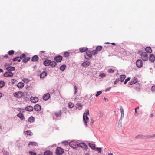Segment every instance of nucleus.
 <instances>
[{"label":"nucleus","mask_w":155,"mask_h":155,"mask_svg":"<svg viewBox=\"0 0 155 155\" xmlns=\"http://www.w3.org/2000/svg\"><path fill=\"white\" fill-rule=\"evenodd\" d=\"M89 110H86V112L84 113L83 115V122H84L85 125L86 127L87 126V121H88L89 120V118L87 117V115H89Z\"/></svg>","instance_id":"nucleus-1"},{"label":"nucleus","mask_w":155,"mask_h":155,"mask_svg":"<svg viewBox=\"0 0 155 155\" xmlns=\"http://www.w3.org/2000/svg\"><path fill=\"white\" fill-rule=\"evenodd\" d=\"M155 137V134L153 135L152 136L147 135L143 136L142 134L138 135L135 137L136 138H141L144 139V138H154Z\"/></svg>","instance_id":"nucleus-2"},{"label":"nucleus","mask_w":155,"mask_h":155,"mask_svg":"<svg viewBox=\"0 0 155 155\" xmlns=\"http://www.w3.org/2000/svg\"><path fill=\"white\" fill-rule=\"evenodd\" d=\"M140 54L141 56V58L143 61H146L148 59V56L146 52L140 51Z\"/></svg>","instance_id":"nucleus-3"},{"label":"nucleus","mask_w":155,"mask_h":155,"mask_svg":"<svg viewBox=\"0 0 155 155\" xmlns=\"http://www.w3.org/2000/svg\"><path fill=\"white\" fill-rule=\"evenodd\" d=\"M70 146L73 148L76 149L79 146V143L74 141L71 142L69 143Z\"/></svg>","instance_id":"nucleus-4"},{"label":"nucleus","mask_w":155,"mask_h":155,"mask_svg":"<svg viewBox=\"0 0 155 155\" xmlns=\"http://www.w3.org/2000/svg\"><path fill=\"white\" fill-rule=\"evenodd\" d=\"M64 152V150L60 147H58L56 150V153L57 155H62Z\"/></svg>","instance_id":"nucleus-5"},{"label":"nucleus","mask_w":155,"mask_h":155,"mask_svg":"<svg viewBox=\"0 0 155 155\" xmlns=\"http://www.w3.org/2000/svg\"><path fill=\"white\" fill-rule=\"evenodd\" d=\"M92 56L91 51H89L86 52V55H85V58L87 59H90Z\"/></svg>","instance_id":"nucleus-6"},{"label":"nucleus","mask_w":155,"mask_h":155,"mask_svg":"<svg viewBox=\"0 0 155 155\" xmlns=\"http://www.w3.org/2000/svg\"><path fill=\"white\" fill-rule=\"evenodd\" d=\"M14 74L11 71H7L4 73V76L6 77H13Z\"/></svg>","instance_id":"nucleus-7"},{"label":"nucleus","mask_w":155,"mask_h":155,"mask_svg":"<svg viewBox=\"0 0 155 155\" xmlns=\"http://www.w3.org/2000/svg\"><path fill=\"white\" fill-rule=\"evenodd\" d=\"M137 66L138 68H141L142 67L143 62L140 59L138 60L136 62Z\"/></svg>","instance_id":"nucleus-8"},{"label":"nucleus","mask_w":155,"mask_h":155,"mask_svg":"<svg viewBox=\"0 0 155 155\" xmlns=\"http://www.w3.org/2000/svg\"><path fill=\"white\" fill-rule=\"evenodd\" d=\"M62 59V57L60 55L56 56L54 58V60L57 62H60Z\"/></svg>","instance_id":"nucleus-9"},{"label":"nucleus","mask_w":155,"mask_h":155,"mask_svg":"<svg viewBox=\"0 0 155 155\" xmlns=\"http://www.w3.org/2000/svg\"><path fill=\"white\" fill-rule=\"evenodd\" d=\"M137 81V79L136 78L134 77L129 82V83L130 85H132L136 83Z\"/></svg>","instance_id":"nucleus-10"},{"label":"nucleus","mask_w":155,"mask_h":155,"mask_svg":"<svg viewBox=\"0 0 155 155\" xmlns=\"http://www.w3.org/2000/svg\"><path fill=\"white\" fill-rule=\"evenodd\" d=\"M50 94L49 93H47L45 94L43 97V98L44 100L45 101H47L50 97Z\"/></svg>","instance_id":"nucleus-11"},{"label":"nucleus","mask_w":155,"mask_h":155,"mask_svg":"<svg viewBox=\"0 0 155 155\" xmlns=\"http://www.w3.org/2000/svg\"><path fill=\"white\" fill-rule=\"evenodd\" d=\"M30 101L32 102L35 103L38 101V99L36 97H31L30 98Z\"/></svg>","instance_id":"nucleus-12"},{"label":"nucleus","mask_w":155,"mask_h":155,"mask_svg":"<svg viewBox=\"0 0 155 155\" xmlns=\"http://www.w3.org/2000/svg\"><path fill=\"white\" fill-rule=\"evenodd\" d=\"M80 146L81 147L84 149L86 150L88 148L87 146L84 143H79V146Z\"/></svg>","instance_id":"nucleus-13"},{"label":"nucleus","mask_w":155,"mask_h":155,"mask_svg":"<svg viewBox=\"0 0 155 155\" xmlns=\"http://www.w3.org/2000/svg\"><path fill=\"white\" fill-rule=\"evenodd\" d=\"M41 106L37 104L34 106V109L37 111H39L41 110Z\"/></svg>","instance_id":"nucleus-14"},{"label":"nucleus","mask_w":155,"mask_h":155,"mask_svg":"<svg viewBox=\"0 0 155 155\" xmlns=\"http://www.w3.org/2000/svg\"><path fill=\"white\" fill-rule=\"evenodd\" d=\"M51 60L48 59L45 60L44 61L43 64L45 66L50 65Z\"/></svg>","instance_id":"nucleus-15"},{"label":"nucleus","mask_w":155,"mask_h":155,"mask_svg":"<svg viewBox=\"0 0 155 155\" xmlns=\"http://www.w3.org/2000/svg\"><path fill=\"white\" fill-rule=\"evenodd\" d=\"M33 107L32 106H28L26 107L25 110L28 111H33Z\"/></svg>","instance_id":"nucleus-16"},{"label":"nucleus","mask_w":155,"mask_h":155,"mask_svg":"<svg viewBox=\"0 0 155 155\" xmlns=\"http://www.w3.org/2000/svg\"><path fill=\"white\" fill-rule=\"evenodd\" d=\"M149 60L152 62L155 61V57L153 54H150L149 57Z\"/></svg>","instance_id":"nucleus-17"},{"label":"nucleus","mask_w":155,"mask_h":155,"mask_svg":"<svg viewBox=\"0 0 155 155\" xmlns=\"http://www.w3.org/2000/svg\"><path fill=\"white\" fill-rule=\"evenodd\" d=\"M90 63L88 61H84L81 64V66L83 67H85V66H88L90 65Z\"/></svg>","instance_id":"nucleus-18"},{"label":"nucleus","mask_w":155,"mask_h":155,"mask_svg":"<svg viewBox=\"0 0 155 155\" xmlns=\"http://www.w3.org/2000/svg\"><path fill=\"white\" fill-rule=\"evenodd\" d=\"M14 95L15 97L17 98L21 97L22 95L21 93L19 92H18V93H15L14 94Z\"/></svg>","instance_id":"nucleus-19"},{"label":"nucleus","mask_w":155,"mask_h":155,"mask_svg":"<svg viewBox=\"0 0 155 155\" xmlns=\"http://www.w3.org/2000/svg\"><path fill=\"white\" fill-rule=\"evenodd\" d=\"M61 113L62 112L61 110H59L58 111L55 112L54 113V114L56 117H59L61 116Z\"/></svg>","instance_id":"nucleus-20"},{"label":"nucleus","mask_w":155,"mask_h":155,"mask_svg":"<svg viewBox=\"0 0 155 155\" xmlns=\"http://www.w3.org/2000/svg\"><path fill=\"white\" fill-rule=\"evenodd\" d=\"M39 58L37 55H35L33 56L32 59V61L35 62L38 60Z\"/></svg>","instance_id":"nucleus-21"},{"label":"nucleus","mask_w":155,"mask_h":155,"mask_svg":"<svg viewBox=\"0 0 155 155\" xmlns=\"http://www.w3.org/2000/svg\"><path fill=\"white\" fill-rule=\"evenodd\" d=\"M47 75V73L46 71H43L40 74V77L41 78H44Z\"/></svg>","instance_id":"nucleus-22"},{"label":"nucleus","mask_w":155,"mask_h":155,"mask_svg":"<svg viewBox=\"0 0 155 155\" xmlns=\"http://www.w3.org/2000/svg\"><path fill=\"white\" fill-rule=\"evenodd\" d=\"M52 152L49 150H47L44 153V155H52Z\"/></svg>","instance_id":"nucleus-23"},{"label":"nucleus","mask_w":155,"mask_h":155,"mask_svg":"<svg viewBox=\"0 0 155 155\" xmlns=\"http://www.w3.org/2000/svg\"><path fill=\"white\" fill-rule=\"evenodd\" d=\"M88 50V48L85 47L81 48H80V52L82 53Z\"/></svg>","instance_id":"nucleus-24"},{"label":"nucleus","mask_w":155,"mask_h":155,"mask_svg":"<svg viewBox=\"0 0 155 155\" xmlns=\"http://www.w3.org/2000/svg\"><path fill=\"white\" fill-rule=\"evenodd\" d=\"M15 68L13 67L9 66L6 68V70L9 71H14L15 70Z\"/></svg>","instance_id":"nucleus-25"},{"label":"nucleus","mask_w":155,"mask_h":155,"mask_svg":"<svg viewBox=\"0 0 155 155\" xmlns=\"http://www.w3.org/2000/svg\"><path fill=\"white\" fill-rule=\"evenodd\" d=\"M145 50L147 53H150L152 52V49L150 47H147L145 48Z\"/></svg>","instance_id":"nucleus-26"},{"label":"nucleus","mask_w":155,"mask_h":155,"mask_svg":"<svg viewBox=\"0 0 155 155\" xmlns=\"http://www.w3.org/2000/svg\"><path fill=\"white\" fill-rule=\"evenodd\" d=\"M24 86V84L22 82L19 83L17 84L18 87L20 88H22Z\"/></svg>","instance_id":"nucleus-27"},{"label":"nucleus","mask_w":155,"mask_h":155,"mask_svg":"<svg viewBox=\"0 0 155 155\" xmlns=\"http://www.w3.org/2000/svg\"><path fill=\"white\" fill-rule=\"evenodd\" d=\"M57 64L54 61H51V62L50 63V65L53 68Z\"/></svg>","instance_id":"nucleus-28"},{"label":"nucleus","mask_w":155,"mask_h":155,"mask_svg":"<svg viewBox=\"0 0 155 155\" xmlns=\"http://www.w3.org/2000/svg\"><path fill=\"white\" fill-rule=\"evenodd\" d=\"M30 59V57H27L26 58H25L22 60V62L26 63H27Z\"/></svg>","instance_id":"nucleus-29"},{"label":"nucleus","mask_w":155,"mask_h":155,"mask_svg":"<svg viewBox=\"0 0 155 155\" xmlns=\"http://www.w3.org/2000/svg\"><path fill=\"white\" fill-rule=\"evenodd\" d=\"M17 116L20 118V119L21 120H23L24 119V117L23 114L22 113H18L17 115Z\"/></svg>","instance_id":"nucleus-30"},{"label":"nucleus","mask_w":155,"mask_h":155,"mask_svg":"<svg viewBox=\"0 0 155 155\" xmlns=\"http://www.w3.org/2000/svg\"><path fill=\"white\" fill-rule=\"evenodd\" d=\"M75 107L76 109H78L79 110H81L82 108V105L81 104L78 103L76 104L75 106Z\"/></svg>","instance_id":"nucleus-31"},{"label":"nucleus","mask_w":155,"mask_h":155,"mask_svg":"<svg viewBox=\"0 0 155 155\" xmlns=\"http://www.w3.org/2000/svg\"><path fill=\"white\" fill-rule=\"evenodd\" d=\"M126 77V76L125 75H121L120 76V78H119L120 79V81L121 82H123L124 81V79Z\"/></svg>","instance_id":"nucleus-32"},{"label":"nucleus","mask_w":155,"mask_h":155,"mask_svg":"<svg viewBox=\"0 0 155 155\" xmlns=\"http://www.w3.org/2000/svg\"><path fill=\"white\" fill-rule=\"evenodd\" d=\"M25 134H27L28 135L31 136L33 134L31 131L28 130L24 132Z\"/></svg>","instance_id":"nucleus-33"},{"label":"nucleus","mask_w":155,"mask_h":155,"mask_svg":"<svg viewBox=\"0 0 155 155\" xmlns=\"http://www.w3.org/2000/svg\"><path fill=\"white\" fill-rule=\"evenodd\" d=\"M89 146L92 149H94L95 148V144L91 143H89Z\"/></svg>","instance_id":"nucleus-34"},{"label":"nucleus","mask_w":155,"mask_h":155,"mask_svg":"<svg viewBox=\"0 0 155 155\" xmlns=\"http://www.w3.org/2000/svg\"><path fill=\"white\" fill-rule=\"evenodd\" d=\"M66 67V65L65 64H64L61 66L60 68V69L62 71H63L65 69Z\"/></svg>","instance_id":"nucleus-35"},{"label":"nucleus","mask_w":155,"mask_h":155,"mask_svg":"<svg viewBox=\"0 0 155 155\" xmlns=\"http://www.w3.org/2000/svg\"><path fill=\"white\" fill-rule=\"evenodd\" d=\"M35 118L33 117H30L28 119V121L29 122L32 123L34 121Z\"/></svg>","instance_id":"nucleus-36"},{"label":"nucleus","mask_w":155,"mask_h":155,"mask_svg":"<svg viewBox=\"0 0 155 155\" xmlns=\"http://www.w3.org/2000/svg\"><path fill=\"white\" fill-rule=\"evenodd\" d=\"M74 105V104L70 102L68 103V107L70 108H71L73 107Z\"/></svg>","instance_id":"nucleus-37"},{"label":"nucleus","mask_w":155,"mask_h":155,"mask_svg":"<svg viewBox=\"0 0 155 155\" xmlns=\"http://www.w3.org/2000/svg\"><path fill=\"white\" fill-rule=\"evenodd\" d=\"M28 145H32V146H35L37 145V143L35 142H30L28 143Z\"/></svg>","instance_id":"nucleus-38"},{"label":"nucleus","mask_w":155,"mask_h":155,"mask_svg":"<svg viewBox=\"0 0 155 155\" xmlns=\"http://www.w3.org/2000/svg\"><path fill=\"white\" fill-rule=\"evenodd\" d=\"M95 150L97 151L99 153H101V148H95Z\"/></svg>","instance_id":"nucleus-39"},{"label":"nucleus","mask_w":155,"mask_h":155,"mask_svg":"<svg viewBox=\"0 0 155 155\" xmlns=\"http://www.w3.org/2000/svg\"><path fill=\"white\" fill-rule=\"evenodd\" d=\"M102 48V47L101 46H97L96 48V49L97 51H100L101 50Z\"/></svg>","instance_id":"nucleus-40"},{"label":"nucleus","mask_w":155,"mask_h":155,"mask_svg":"<svg viewBox=\"0 0 155 155\" xmlns=\"http://www.w3.org/2000/svg\"><path fill=\"white\" fill-rule=\"evenodd\" d=\"M4 86V82L3 81H0V88Z\"/></svg>","instance_id":"nucleus-41"},{"label":"nucleus","mask_w":155,"mask_h":155,"mask_svg":"<svg viewBox=\"0 0 155 155\" xmlns=\"http://www.w3.org/2000/svg\"><path fill=\"white\" fill-rule=\"evenodd\" d=\"M97 51L96 50H93L92 52H91V54L92 55H95L96 54H97Z\"/></svg>","instance_id":"nucleus-42"},{"label":"nucleus","mask_w":155,"mask_h":155,"mask_svg":"<svg viewBox=\"0 0 155 155\" xmlns=\"http://www.w3.org/2000/svg\"><path fill=\"white\" fill-rule=\"evenodd\" d=\"M99 76L102 78H104L106 76V74L103 73H100Z\"/></svg>","instance_id":"nucleus-43"},{"label":"nucleus","mask_w":155,"mask_h":155,"mask_svg":"<svg viewBox=\"0 0 155 155\" xmlns=\"http://www.w3.org/2000/svg\"><path fill=\"white\" fill-rule=\"evenodd\" d=\"M69 52H65L64 54V56L65 57H68L69 56Z\"/></svg>","instance_id":"nucleus-44"},{"label":"nucleus","mask_w":155,"mask_h":155,"mask_svg":"<svg viewBox=\"0 0 155 155\" xmlns=\"http://www.w3.org/2000/svg\"><path fill=\"white\" fill-rule=\"evenodd\" d=\"M14 51L13 50H10L8 51V54L11 55L14 54Z\"/></svg>","instance_id":"nucleus-45"},{"label":"nucleus","mask_w":155,"mask_h":155,"mask_svg":"<svg viewBox=\"0 0 155 155\" xmlns=\"http://www.w3.org/2000/svg\"><path fill=\"white\" fill-rule=\"evenodd\" d=\"M26 56V55L24 53L22 54L19 57V58L21 59H22L24 58H25Z\"/></svg>","instance_id":"nucleus-46"},{"label":"nucleus","mask_w":155,"mask_h":155,"mask_svg":"<svg viewBox=\"0 0 155 155\" xmlns=\"http://www.w3.org/2000/svg\"><path fill=\"white\" fill-rule=\"evenodd\" d=\"M102 93V91H97V94H96L95 96L96 97L98 96L101 94Z\"/></svg>","instance_id":"nucleus-47"},{"label":"nucleus","mask_w":155,"mask_h":155,"mask_svg":"<svg viewBox=\"0 0 155 155\" xmlns=\"http://www.w3.org/2000/svg\"><path fill=\"white\" fill-rule=\"evenodd\" d=\"M120 109L122 114H124V111L123 109V108L122 106L120 107Z\"/></svg>","instance_id":"nucleus-48"},{"label":"nucleus","mask_w":155,"mask_h":155,"mask_svg":"<svg viewBox=\"0 0 155 155\" xmlns=\"http://www.w3.org/2000/svg\"><path fill=\"white\" fill-rule=\"evenodd\" d=\"M120 81V79L119 78H117L116 80L114 81V84H116L118 82Z\"/></svg>","instance_id":"nucleus-49"},{"label":"nucleus","mask_w":155,"mask_h":155,"mask_svg":"<svg viewBox=\"0 0 155 155\" xmlns=\"http://www.w3.org/2000/svg\"><path fill=\"white\" fill-rule=\"evenodd\" d=\"M74 87L75 90L74 94H76L77 93V91H78V88L76 86H74Z\"/></svg>","instance_id":"nucleus-50"},{"label":"nucleus","mask_w":155,"mask_h":155,"mask_svg":"<svg viewBox=\"0 0 155 155\" xmlns=\"http://www.w3.org/2000/svg\"><path fill=\"white\" fill-rule=\"evenodd\" d=\"M19 58V57H16L12 59V61H18V59Z\"/></svg>","instance_id":"nucleus-51"},{"label":"nucleus","mask_w":155,"mask_h":155,"mask_svg":"<svg viewBox=\"0 0 155 155\" xmlns=\"http://www.w3.org/2000/svg\"><path fill=\"white\" fill-rule=\"evenodd\" d=\"M130 78H128L127 79H125L124 82V84H125L127 83V82L130 80Z\"/></svg>","instance_id":"nucleus-52"},{"label":"nucleus","mask_w":155,"mask_h":155,"mask_svg":"<svg viewBox=\"0 0 155 155\" xmlns=\"http://www.w3.org/2000/svg\"><path fill=\"white\" fill-rule=\"evenodd\" d=\"M29 153L31 155H36V153L31 151H30L29 152Z\"/></svg>","instance_id":"nucleus-53"},{"label":"nucleus","mask_w":155,"mask_h":155,"mask_svg":"<svg viewBox=\"0 0 155 155\" xmlns=\"http://www.w3.org/2000/svg\"><path fill=\"white\" fill-rule=\"evenodd\" d=\"M114 70L112 69H110L108 70V72L109 73H113L114 72Z\"/></svg>","instance_id":"nucleus-54"},{"label":"nucleus","mask_w":155,"mask_h":155,"mask_svg":"<svg viewBox=\"0 0 155 155\" xmlns=\"http://www.w3.org/2000/svg\"><path fill=\"white\" fill-rule=\"evenodd\" d=\"M62 143L65 145H68L69 144L68 142L67 141H63L62 142Z\"/></svg>","instance_id":"nucleus-55"},{"label":"nucleus","mask_w":155,"mask_h":155,"mask_svg":"<svg viewBox=\"0 0 155 155\" xmlns=\"http://www.w3.org/2000/svg\"><path fill=\"white\" fill-rule=\"evenodd\" d=\"M94 120L93 119L91 118V120L90 124L91 125H92L94 123Z\"/></svg>","instance_id":"nucleus-56"},{"label":"nucleus","mask_w":155,"mask_h":155,"mask_svg":"<svg viewBox=\"0 0 155 155\" xmlns=\"http://www.w3.org/2000/svg\"><path fill=\"white\" fill-rule=\"evenodd\" d=\"M151 90L153 91H155V86H152Z\"/></svg>","instance_id":"nucleus-57"},{"label":"nucleus","mask_w":155,"mask_h":155,"mask_svg":"<svg viewBox=\"0 0 155 155\" xmlns=\"http://www.w3.org/2000/svg\"><path fill=\"white\" fill-rule=\"evenodd\" d=\"M11 65L12 64L11 63H6L5 64L4 66L5 67H6L8 66Z\"/></svg>","instance_id":"nucleus-58"},{"label":"nucleus","mask_w":155,"mask_h":155,"mask_svg":"<svg viewBox=\"0 0 155 155\" xmlns=\"http://www.w3.org/2000/svg\"><path fill=\"white\" fill-rule=\"evenodd\" d=\"M153 114H151L150 115V118L152 117H153Z\"/></svg>","instance_id":"nucleus-59"},{"label":"nucleus","mask_w":155,"mask_h":155,"mask_svg":"<svg viewBox=\"0 0 155 155\" xmlns=\"http://www.w3.org/2000/svg\"><path fill=\"white\" fill-rule=\"evenodd\" d=\"M139 108V107L138 106L135 109V111L136 113L137 112V110H136V109H138Z\"/></svg>","instance_id":"nucleus-60"},{"label":"nucleus","mask_w":155,"mask_h":155,"mask_svg":"<svg viewBox=\"0 0 155 155\" xmlns=\"http://www.w3.org/2000/svg\"><path fill=\"white\" fill-rule=\"evenodd\" d=\"M3 57L4 58H8V54H6L5 55H4L3 56Z\"/></svg>","instance_id":"nucleus-61"},{"label":"nucleus","mask_w":155,"mask_h":155,"mask_svg":"<svg viewBox=\"0 0 155 155\" xmlns=\"http://www.w3.org/2000/svg\"><path fill=\"white\" fill-rule=\"evenodd\" d=\"M110 89H111L110 87H109L108 88H107L106 90L105 91H109V90H110Z\"/></svg>","instance_id":"nucleus-62"},{"label":"nucleus","mask_w":155,"mask_h":155,"mask_svg":"<svg viewBox=\"0 0 155 155\" xmlns=\"http://www.w3.org/2000/svg\"><path fill=\"white\" fill-rule=\"evenodd\" d=\"M25 80V81H28V79H24V80H23V81H24V82H25V81H24Z\"/></svg>","instance_id":"nucleus-63"},{"label":"nucleus","mask_w":155,"mask_h":155,"mask_svg":"<svg viewBox=\"0 0 155 155\" xmlns=\"http://www.w3.org/2000/svg\"><path fill=\"white\" fill-rule=\"evenodd\" d=\"M3 71L2 69H0V73L2 72Z\"/></svg>","instance_id":"nucleus-64"}]
</instances>
